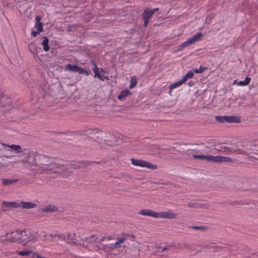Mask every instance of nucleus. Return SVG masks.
<instances>
[{
  "mask_svg": "<svg viewBox=\"0 0 258 258\" xmlns=\"http://www.w3.org/2000/svg\"><path fill=\"white\" fill-rule=\"evenodd\" d=\"M20 243L24 242V245L29 242H34L38 238L37 233L28 230H20Z\"/></svg>",
  "mask_w": 258,
  "mask_h": 258,
  "instance_id": "nucleus-1",
  "label": "nucleus"
},
{
  "mask_svg": "<svg viewBox=\"0 0 258 258\" xmlns=\"http://www.w3.org/2000/svg\"><path fill=\"white\" fill-rule=\"evenodd\" d=\"M142 152L140 153L144 155H155L161 157L164 155L163 150L158 146H142Z\"/></svg>",
  "mask_w": 258,
  "mask_h": 258,
  "instance_id": "nucleus-2",
  "label": "nucleus"
},
{
  "mask_svg": "<svg viewBox=\"0 0 258 258\" xmlns=\"http://www.w3.org/2000/svg\"><path fill=\"white\" fill-rule=\"evenodd\" d=\"M131 161L132 164L135 166L146 167L152 170L157 169L158 167L157 165L156 164H151L147 161L141 159L131 158Z\"/></svg>",
  "mask_w": 258,
  "mask_h": 258,
  "instance_id": "nucleus-3",
  "label": "nucleus"
},
{
  "mask_svg": "<svg viewBox=\"0 0 258 258\" xmlns=\"http://www.w3.org/2000/svg\"><path fill=\"white\" fill-rule=\"evenodd\" d=\"M203 35L201 32H198L196 34L188 38L186 41L183 42L179 45V49H181L184 47H187L192 43L198 41L203 37Z\"/></svg>",
  "mask_w": 258,
  "mask_h": 258,
  "instance_id": "nucleus-4",
  "label": "nucleus"
},
{
  "mask_svg": "<svg viewBox=\"0 0 258 258\" xmlns=\"http://www.w3.org/2000/svg\"><path fill=\"white\" fill-rule=\"evenodd\" d=\"M20 230H16L7 233L6 237L7 240L10 242L20 243Z\"/></svg>",
  "mask_w": 258,
  "mask_h": 258,
  "instance_id": "nucleus-5",
  "label": "nucleus"
},
{
  "mask_svg": "<svg viewBox=\"0 0 258 258\" xmlns=\"http://www.w3.org/2000/svg\"><path fill=\"white\" fill-rule=\"evenodd\" d=\"M177 215L169 210L167 211L157 212V218L175 219Z\"/></svg>",
  "mask_w": 258,
  "mask_h": 258,
  "instance_id": "nucleus-6",
  "label": "nucleus"
},
{
  "mask_svg": "<svg viewBox=\"0 0 258 258\" xmlns=\"http://www.w3.org/2000/svg\"><path fill=\"white\" fill-rule=\"evenodd\" d=\"M53 166H56L55 165H51L50 166V168L49 169V173H62L64 175H67V174L65 173V171H64V167L63 165H61L59 164H57V166L56 167L57 169H54V167Z\"/></svg>",
  "mask_w": 258,
  "mask_h": 258,
  "instance_id": "nucleus-7",
  "label": "nucleus"
},
{
  "mask_svg": "<svg viewBox=\"0 0 258 258\" xmlns=\"http://www.w3.org/2000/svg\"><path fill=\"white\" fill-rule=\"evenodd\" d=\"M224 162L231 163L233 162V160L229 157L222 156H213V162L221 163Z\"/></svg>",
  "mask_w": 258,
  "mask_h": 258,
  "instance_id": "nucleus-8",
  "label": "nucleus"
},
{
  "mask_svg": "<svg viewBox=\"0 0 258 258\" xmlns=\"http://www.w3.org/2000/svg\"><path fill=\"white\" fill-rule=\"evenodd\" d=\"M157 212L149 209H143L139 212V214L157 218Z\"/></svg>",
  "mask_w": 258,
  "mask_h": 258,
  "instance_id": "nucleus-9",
  "label": "nucleus"
},
{
  "mask_svg": "<svg viewBox=\"0 0 258 258\" xmlns=\"http://www.w3.org/2000/svg\"><path fill=\"white\" fill-rule=\"evenodd\" d=\"M158 10V8H156L153 9L149 10L146 9L144 10L142 16L143 18H146L149 19L152 17L153 15Z\"/></svg>",
  "mask_w": 258,
  "mask_h": 258,
  "instance_id": "nucleus-10",
  "label": "nucleus"
},
{
  "mask_svg": "<svg viewBox=\"0 0 258 258\" xmlns=\"http://www.w3.org/2000/svg\"><path fill=\"white\" fill-rule=\"evenodd\" d=\"M192 157L195 159L206 160L209 162H213V156H207L204 155H193Z\"/></svg>",
  "mask_w": 258,
  "mask_h": 258,
  "instance_id": "nucleus-11",
  "label": "nucleus"
},
{
  "mask_svg": "<svg viewBox=\"0 0 258 258\" xmlns=\"http://www.w3.org/2000/svg\"><path fill=\"white\" fill-rule=\"evenodd\" d=\"M20 203L12 202H3V208L5 210H7L8 208L9 207L11 208H18L19 207Z\"/></svg>",
  "mask_w": 258,
  "mask_h": 258,
  "instance_id": "nucleus-12",
  "label": "nucleus"
},
{
  "mask_svg": "<svg viewBox=\"0 0 258 258\" xmlns=\"http://www.w3.org/2000/svg\"><path fill=\"white\" fill-rule=\"evenodd\" d=\"M221 149H216L219 153H223L225 154H230L236 152V149L231 150L230 148L227 146H220Z\"/></svg>",
  "mask_w": 258,
  "mask_h": 258,
  "instance_id": "nucleus-13",
  "label": "nucleus"
},
{
  "mask_svg": "<svg viewBox=\"0 0 258 258\" xmlns=\"http://www.w3.org/2000/svg\"><path fill=\"white\" fill-rule=\"evenodd\" d=\"M37 205L35 203L28 202H21L20 203L19 207L24 209H33L36 207Z\"/></svg>",
  "mask_w": 258,
  "mask_h": 258,
  "instance_id": "nucleus-14",
  "label": "nucleus"
},
{
  "mask_svg": "<svg viewBox=\"0 0 258 258\" xmlns=\"http://www.w3.org/2000/svg\"><path fill=\"white\" fill-rule=\"evenodd\" d=\"M43 212H52L57 210V207L52 205H47L40 209Z\"/></svg>",
  "mask_w": 258,
  "mask_h": 258,
  "instance_id": "nucleus-15",
  "label": "nucleus"
},
{
  "mask_svg": "<svg viewBox=\"0 0 258 258\" xmlns=\"http://www.w3.org/2000/svg\"><path fill=\"white\" fill-rule=\"evenodd\" d=\"M92 63L93 64L92 70L94 73V77H97L100 80L104 81V79H102V76L99 73V68H97L95 63L92 61Z\"/></svg>",
  "mask_w": 258,
  "mask_h": 258,
  "instance_id": "nucleus-16",
  "label": "nucleus"
},
{
  "mask_svg": "<svg viewBox=\"0 0 258 258\" xmlns=\"http://www.w3.org/2000/svg\"><path fill=\"white\" fill-rule=\"evenodd\" d=\"M225 122L229 123H238L240 122V118L236 116H227L226 115Z\"/></svg>",
  "mask_w": 258,
  "mask_h": 258,
  "instance_id": "nucleus-17",
  "label": "nucleus"
},
{
  "mask_svg": "<svg viewBox=\"0 0 258 258\" xmlns=\"http://www.w3.org/2000/svg\"><path fill=\"white\" fill-rule=\"evenodd\" d=\"M184 83V82L182 81V79L180 80L179 81L175 82L169 86V94H170L171 93V91L173 89H175L176 88H178L181 86Z\"/></svg>",
  "mask_w": 258,
  "mask_h": 258,
  "instance_id": "nucleus-18",
  "label": "nucleus"
},
{
  "mask_svg": "<svg viewBox=\"0 0 258 258\" xmlns=\"http://www.w3.org/2000/svg\"><path fill=\"white\" fill-rule=\"evenodd\" d=\"M131 94L130 91L128 89H125L121 91L117 96L118 99L119 100H123L126 96Z\"/></svg>",
  "mask_w": 258,
  "mask_h": 258,
  "instance_id": "nucleus-19",
  "label": "nucleus"
},
{
  "mask_svg": "<svg viewBox=\"0 0 258 258\" xmlns=\"http://www.w3.org/2000/svg\"><path fill=\"white\" fill-rule=\"evenodd\" d=\"M2 184L4 185L7 186L9 185L10 184H12L18 181V179H6V178H2Z\"/></svg>",
  "mask_w": 258,
  "mask_h": 258,
  "instance_id": "nucleus-20",
  "label": "nucleus"
},
{
  "mask_svg": "<svg viewBox=\"0 0 258 258\" xmlns=\"http://www.w3.org/2000/svg\"><path fill=\"white\" fill-rule=\"evenodd\" d=\"M194 73H195L193 70H190L187 72V73L185 74V76H183L181 79L184 83L187 81V79L192 78L194 77Z\"/></svg>",
  "mask_w": 258,
  "mask_h": 258,
  "instance_id": "nucleus-21",
  "label": "nucleus"
},
{
  "mask_svg": "<svg viewBox=\"0 0 258 258\" xmlns=\"http://www.w3.org/2000/svg\"><path fill=\"white\" fill-rule=\"evenodd\" d=\"M78 67L77 65H72L71 64H68L65 68V71H69L70 72H77Z\"/></svg>",
  "mask_w": 258,
  "mask_h": 258,
  "instance_id": "nucleus-22",
  "label": "nucleus"
},
{
  "mask_svg": "<svg viewBox=\"0 0 258 258\" xmlns=\"http://www.w3.org/2000/svg\"><path fill=\"white\" fill-rule=\"evenodd\" d=\"M48 39L47 37H44V39L42 42V45L43 46V49L45 51H48L49 49V47L48 46Z\"/></svg>",
  "mask_w": 258,
  "mask_h": 258,
  "instance_id": "nucleus-23",
  "label": "nucleus"
},
{
  "mask_svg": "<svg viewBox=\"0 0 258 258\" xmlns=\"http://www.w3.org/2000/svg\"><path fill=\"white\" fill-rule=\"evenodd\" d=\"M34 252L31 250H24L19 251L18 253L21 256H28L30 254H32V255H33V253Z\"/></svg>",
  "mask_w": 258,
  "mask_h": 258,
  "instance_id": "nucleus-24",
  "label": "nucleus"
},
{
  "mask_svg": "<svg viewBox=\"0 0 258 258\" xmlns=\"http://www.w3.org/2000/svg\"><path fill=\"white\" fill-rule=\"evenodd\" d=\"M250 81V78L246 77L244 81H240L237 83V85L239 86H245L247 85Z\"/></svg>",
  "mask_w": 258,
  "mask_h": 258,
  "instance_id": "nucleus-25",
  "label": "nucleus"
},
{
  "mask_svg": "<svg viewBox=\"0 0 258 258\" xmlns=\"http://www.w3.org/2000/svg\"><path fill=\"white\" fill-rule=\"evenodd\" d=\"M99 132V130H98L97 128H93V129L89 128V129L87 130L86 131H85V132L84 133V135L89 136L90 135L96 134V133H98Z\"/></svg>",
  "mask_w": 258,
  "mask_h": 258,
  "instance_id": "nucleus-26",
  "label": "nucleus"
},
{
  "mask_svg": "<svg viewBox=\"0 0 258 258\" xmlns=\"http://www.w3.org/2000/svg\"><path fill=\"white\" fill-rule=\"evenodd\" d=\"M125 240L124 238H118L114 243L110 244L112 248L120 247V244Z\"/></svg>",
  "mask_w": 258,
  "mask_h": 258,
  "instance_id": "nucleus-27",
  "label": "nucleus"
},
{
  "mask_svg": "<svg viewBox=\"0 0 258 258\" xmlns=\"http://www.w3.org/2000/svg\"><path fill=\"white\" fill-rule=\"evenodd\" d=\"M105 238H106L108 240H111L113 239V237L112 236H108L106 238L103 236H100V237H97L95 239H94V242L95 243L99 242L100 241H103Z\"/></svg>",
  "mask_w": 258,
  "mask_h": 258,
  "instance_id": "nucleus-28",
  "label": "nucleus"
},
{
  "mask_svg": "<svg viewBox=\"0 0 258 258\" xmlns=\"http://www.w3.org/2000/svg\"><path fill=\"white\" fill-rule=\"evenodd\" d=\"M137 78L135 76L132 77L130 81V84L129 88L130 89L133 88L137 84Z\"/></svg>",
  "mask_w": 258,
  "mask_h": 258,
  "instance_id": "nucleus-29",
  "label": "nucleus"
},
{
  "mask_svg": "<svg viewBox=\"0 0 258 258\" xmlns=\"http://www.w3.org/2000/svg\"><path fill=\"white\" fill-rule=\"evenodd\" d=\"M215 118L216 120L219 122H222V123L225 122L226 115H224V116L217 115V116H215Z\"/></svg>",
  "mask_w": 258,
  "mask_h": 258,
  "instance_id": "nucleus-30",
  "label": "nucleus"
},
{
  "mask_svg": "<svg viewBox=\"0 0 258 258\" xmlns=\"http://www.w3.org/2000/svg\"><path fill=\"white\" fill-rule=\"evenodd\" d=\"M35 27L39 32L42 31V25L40 22H37L35 24Z\"/></svg>",
  "mask_w": 258,
  "mask_h": 258,
  "instance_id": "nucleus-31",
  "label": "nucleus"
},
{
  "mask_svg": "<svg viewBox=\"0 0 258 258\" xmlns=\"http://www.w3.org/2000/svg\"><path fill=\"white\" fill-rule=\"evenodd\" d=\"M206 70V68L201 66L198 69H195L194 71V73L200 74L203 73Z\"/></svg>",
  "mask_w": 258,
  "mask_h": 258,
  "instance_id": "nucleus-32",
  "label": "nucleus"
},
{
  "mask_svg": "<svg viewBox=\"0 0 258 258\" xmlns=\"http://www.w3.org/2000/svg\"><path fill=\"white\" fill-rule=\"evenodd\" d=\"M34 257H35V258H44L43 257L40 256L38 253L35 252L33 253V255H31V258H34Z\"/></svg>",
  "mask_w": 258,
  "mask_h": 258,
  "instance_id": "nucleus-33",
  "label": "nucleus"
},
{
  "mask_svg": "<svg viewBox=\"0 0 258 258\" xmlns=\"http://www.w3.org/2000/svg\"><path fill=\"white\" fill-rule=\"evenodd\" d=\"M85 70L84 69L78 67L77 72H79L80 74H83L85 73Z\"/></svg>",
  "mask_w": 258,
  "mask_h": 258,
  "instance_id": "nucleus-34",
  "label": "nucleus"
},
{
  "mask_svg": "<svg viewBox=\"0 0 258 258\" xmlns=\"http://www.w3.org/2000/svg\"><path fill=\"white\" fill-rule=\"evenodd\" d=\"M192 228L195 230H204L205 229L204 227L203 226H194L192 227Z\"/></svg>",
  "mask_w": 258,
  "mask_h": 258,
  "instance_id": "nucleus-35",
  "label": "nucleus"
},
{
  "mask_svg": "<svg viewBox=\"0 0 258 258\" xmlns=\"http://www.w3.org/2000/svg\"><path fill=\"white\" fill-rule=\"evenodd\" d=\"M9 147H10L12 149L14 150H18L19 149H21V146H8Z\"/></svg>",
  "mask_w": 258,
  "mask_h": 258,
  "instance_id": "nucleus-36",
  "label": "nucleus"
},
{
  "mask_svg": "<svg viewBox=\"0 0 258 258\" xmlns=\"http://www.w3.org/2000/svg\"><path fill=\"white\" fill-rule=\"evenodd\" d=\"M40 32L38 31H32L31 32V35L32 36H34V37H36Z\"/></svg>",
  "mask_w": 258,
  "mask_h": 258,
  "instance_id": "nucleus-37",
  "label": "nucleus"
},
{
  "mask_svg": "<svg viewBox=\"0 0 258 258\" xmlns=\"http://www.w3.org/2000/svg\"><path fill=\"white\" fill-rule=\"evenodd\" d=\"M143 20H144V26L145 27H147L148 24V22H149V20L148 19H146V18H143Z\"/></svg>",
  "mask_w": 258,
  "mask_h": 258,
  "instance_id": "nucleus-38",
  "label": "nucleus"
},
{
  "mask_svg": "<svg viewBox=\"0 0 258 258\" xmlns=\"http://www.w3.org/2000/svg\"><path fill=\"white\" fill-rule=\"evenodd\" d=\"M40 158L41 160H45V159H47L48 157L45 155H41L40 156Z\"/></svg>",
  "mask_w": 258,
  "mask_h": 258,
  "instance_id": "nucleus-39",
  "label": "nucleus"
},
{
  "mask_svg": "<svg viewBox=\"0 0 258 258\" xmlns=\"http://www.w3.org/2000/svg\"><path fill=\"white\" fill-rule=\"evenodd\" d=\"M170 246H166L164 247V248H162L161 252L163 251L166 250H169L170 249Z\"/></svg>",
  "mask_w": 258,
  "mask_h": 258,
  "instance_id": "nucleus-40",
  "label": "nucleus"
},
{
  "mask_svg": "<svg viewBox=\"0 0 258 258\" xmlns=\"http://www.w3.org/2000/svg\"><path fill=\"white\" fill-rule=\"evenodd\" d=\"M84 74H85L86 76H88L90 74L88 71L85 70V73H84Z\"/></svg>",
  "mask_w": 258,
  "mask_h": 258,
  "instance_id": "nucleus-41",
  "label": "nucleus"
},
{
  "mask_svg": "<svg viewBox=\"0 0 258 258\" xmlns=\"http://www.w3.org/2000/svg\"><path fill=\"white\" fill-rule=\"evenodd\" d=\"M6 97L3 96L1 98V102H3L4 101H5L6 99Z\"/></svg>",
  "mask_w": 258,
  "mask_h": 258,
  "instance_id": "nucleus-42",
  "label": "nucleus"
},
{
  "mask_svg": "<svg viewBox=\"0 0 258 258\" xmlns=\"http://www.w3.org/2000/svg\"><path fill=\"white\" fill-rule=\"evenodd\" d=\"M94 237H95V236H93L92 237H90L89 239H88V241L89 242L90 241L93 242V239L94 238Z\"/></svg>",
  "mask_w": 258,
  "mask_h": 258,
  "instance_id": "nucleus-43",
  "label": "nucleus"
},
{
  "mask_svg": "<svg viewBox=\"0 0 258 258\" xmlns=\"http://www.w3.org/2000/svg\"><path fill=\"white\" fill-rule=\"evenodd\" d=\"M35 19H36V20H37L38 21V20H39V19H40V18H39V17L37 16V17H36Z\"/></svg>",
  "mask_w": 258,
  "mask_h": 258,
  "instance_id": "nucleus-44",
  "label": "nucleus"
},
{
  "mask_svg": "<svg viewBox=\"0 0 258 258\" xmlns=\"http://www.w3.org/2000/svg\"><path fill=\"white\" fill-rule=\"evenodd\" d=\"M41 164L46 165V163H45L44 162H41Z\"/></svg>",
  "mask_w": 258,
  "mask_h": 258,
  "instance_id": "nucleus-45",
  "label": "nucleus"
},
{
  "mask_svg": "<svg viewBox=\"0 0 258 258\" xmlns=\"http://www.w3.org/2000/svg\"><path fill=\"white\" fill-rule=\"evenodd\" d=\"M188 85L189 86H192V84L190 83H188Z\"/></svg>",
  "mask_w": 258,
  "mask_h": 258,
  "instance_id": "nucleus-46",
  "label": "nucleus"
},
{
  "mask_svg": "<svg viewBox=\"0 0 258 258\" xmlns=\"http://www.w3.org/2000/svg\"><path fill=\"white\" fill-rule=\"evenodd\" d=\"M2 145L5 146V145H7L4 143V144H2Z\"/></svg>",
  "mask_w": 258,
  "mask_h": 258,
  "instance_id": "nucleus-47",
  "label": "nucleus"
},
{
  "mask_svg": "<svg viewBox=\"0 0 258 258\" xmlns=\"http://www.w3.org/2000/svg\"><path fill=\"white\" fill-rule=\"evenodd\" d=\"M102 79H104V77H103V76H102Z\"/></svg>",
  "mask_w": 258,
  "mask_h": 258,
  "instance_id": "nucleus-48",
  "label": "nucleus"
}]
</instances>
